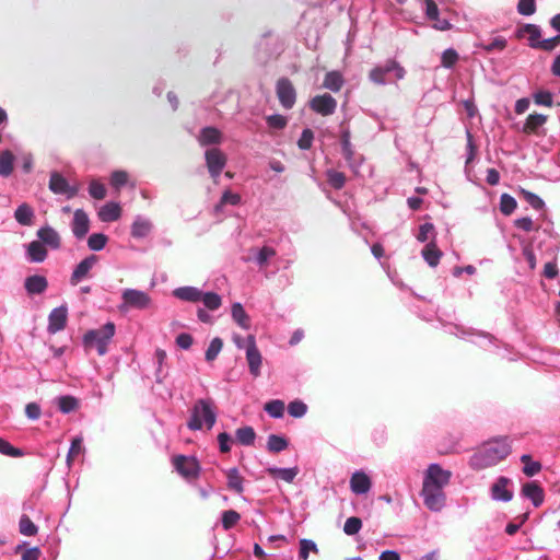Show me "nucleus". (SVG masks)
Masks as SVG:
<instances>
[{"instance_id": "f257e3e1", "label": "nucleus", "mask_w": 560, "mask_h": 560, "mask_svg": "<svg viewBox=\"0 0 560 560\" xmlns=\"http://www.w3.org/2000/svg\"><path fill=\"white\" fill-rule=\"evenodd\" d=\"M511 453L506 439H494L485 443L471 457L469 465L472 469L481 470L497 465Z\"/></svg>"}, {"instance_id": "f03ea898", "label": "nucleus", "mask_w": 560, "mask_h": 560, "mask_svg": "<svg viewBox=\"0 0 560 560\" xmlns=\"http://www.w3.org/2000/svg\"><path fill=\"white\" fill-rule=\"evenodd\" d=\"M214 408V402L210 398L196 400L191 408L187 427L190 430L196 431L200 430L205 424L207 429L210 430L217 421Z\"/></svg>"}, {"instance_id": "7ed1b4c3", "label": "nucleus", "mask_w": 560, "mask_h": 560, "mask_svg": "<svg viewBox=\"0 0 560 560\" xmlns=\"http://www.w3.org/2000/svg\"><path fill=\"white\" fill-rule=\"evenodd\" d=\"M115 334V325L110 322L106 323L100 329L89 330L83 337V345L86 350L96 348L100 355L107 352V345Z\"/></svg>"}, {"instance_id": "20e7f679", "label": "nucleus", "mask_w": 560, "mask_h": 560, "mask_svg": "<svg viewBox=\"0 0 560 560\" xmlns=\"http://www.w3.org/2000/svg\"><path fill=\"white\" fill-rule=\"evenodd\" d=\"M389 72H394L397 80L404 79L406 74V70L395 59H388L383 66L374 67L369 72V79L375 84L384 85Z\"/></svg>"}, {"instance_id": "39448f33", "label": "nucleus", "mask_w": 560, "mask_h": 560, "mask_svg": "<svg viewBox=\"0 0 560 560\" xmlns=\"http://www.w3.org/2000/svg\"><path fill=\"white\" fill-rule=\"evenodd\" d=\"M173 465L177 472L185 479H197L200 472V465L196 457L176 455L173 457Z\"/></svg>"}, {"instance_id": "423d86ee", "label": "nucleus", "mask_w": 560, "mask_h": 560, "mask_svg": "<svg viewBox=\"0 0 560 560\" xmlns=\"http://www.w3.org/2000/svg\"><path fill=\"white\" fill-rule=\"evenodd\" d=\"M206 164L210 176L213 182H218V177L226 165L228 158L226 155L218 148H212L206 151L205 153Z\"/></svg>"}, {"instance_id": "0eeeda50", "label": "nucleus", "mask_w": 560, "mask_h": 560, "mask_svg": "<svg viewBox=\"0 0 560 560\" xmlns=\"http://www.w3.org/2000/svg\"><path fill=\"white\" fill-rule=\"evenodd\" d=\"M421 495L424 505L431 511L439 512L445 504V493L443 489L436 488V486L423 485Z\"/></svg>"}, {"instance_id": "6e6552de", "label": "nucleus", "mask_w": 560, "mask_h": 560, "mask_svg": "<svg viewBox=\"0 0 560 560\" xmlns=\"http://www.w3.org/2000/svg\"><path fill=\"white\" fill-rule=\"evenodd\" d=\"M276 93L282 107L290 109L296 101V92L288 78H280L276 84Z\"/></svg>"}, {"instance_id": "1a4fd4ad", "label": "nucleus", "mask_w": 560, "mask_h": 560, "mask_svg": "<svg viewBox=\"0 0 560 560\" xmlns=\"http://www.w3.org/2000/svg\"><path fill=\"white\" fill-rule=\"evenodd\" d=\"M246 361L249 368V372L254 377L260 375V368L262 363V357L257 348L255 336L249 335L246 338Z\"/></svg>"}, {"instance_id": "9d476101", "label": "nucleus", "mask_w": 560, "mask_h": 560, "mask_svg": "<svg viewBox=\"0 0 560 560\" xmlns=\"http://www.w3.org/2000/svg\"><path fill=\"white\" fill-rule=\"evenodd\" d=\"M452 472L450 470H444L438 464H431L425 472L423 485L436 486V488L443 489L448 485Z\"/></svg>"}, {"instance_id": "9b49d317", "label": "nucleus", "mask_w": 560, "mask_h": 560, "mask_svg": "<svg viewBox=\"0 0 560 560\" xmlns=\"http://www.w3.org/2000/svg\"><path fill=\"white\" fill-rule=\"evenodd\" d=\"M124 307L144 310L151 304L150 296L140 290L127 289L122 293Z\"/></svg>"}, {"instance_id": "f8f14e48", "label": "nucleus", "mask_w": 560, "mask_h": 560, "mask_svg": "<svg viewBox=\"0 0 560 560\" xmlns=\"http://www.w3.org/2000/svg\"><path fill=\"white\" fill-rule=\"evenodd\" d=\"M49 189L54 194L65 195L68 199L75 197L79 192L78 186L69 185L68 180L57 172H54L50 175Z\"/></svg>"}, {"instance_id": "ddd939ff", "label": "nucleus", "mask_w": 560, "mask_h": 560, "mask_svg": "<svg viewBox=\"0 0 560 560\" xmlns=\"http://www.w3.org/2000/svg\"><path fill=\"white\" fill-rule=\"evenodd\" d=\"M310 107L322 116L332 115L337 107L336 100L328 93L316 95L310 102Z\"/></svg>"}, {"instance_id": "4468645a", "label": "nucleus", "mask_w": 560, "mask_h": 560, "mask_svg": "<svg viewBox=\"0 0 560 560\" xmlns=\"http://www.w3.org/2000/svg\"><path fill=\"white\" fill-rule=\"evenodd\" d=\"M68 308L66 306H59L54 308L48 316L47 330L50 334H56L62 330L67 325Z\"/></svg>"}, {"instance_id": "2eb2a0df", "label": "nucleus", "mask_w": 560, "mask_h": 560, "mask_svg": "<svg viewBox=\"0 0 560 560\" xmlns=\"http://www.w3.org/2000/svg\"><path fill=\"white\" fill-rule=\"evenodd\" d=\"M96 262L97 256L95 255H90L82 261H80L70 277V283L72 285H77L81 280L88 278L91 269L94 267Z\"/></svg>"}, {"instance_id": "dca6fc26", "label": "nucleus", "mask_w": 560, "mask_h": 560, "mask_svg": "<svg viewBox=\"0 0 560 560\" xmlns=\"http://www.w3.org/2000/svg\"><path fill=\"white\" fill-rule=\"evenodd\" d=\"M540 28L535 24H524L520 26L515 32V37L517 39L527 38L528 45L532 48H537L540 45Z\"/></svg>"}, {"instance_id": "f3484780", "label": "nucleus", "mask_w": 560, "mask_h": 560, "mask_svg": "<svg viewBox=\"0 0 560 560\" xmlns=\"http://www.w3.org/2000/svg\"><path fill=\"white\" fill-rule=\"evenodd\" d=\"M510 483L511 480L508 477H499L490 489L492 499L504 502L511 501L513 498V492L508 488Z\"/></svg>"}, {"instance_id": "a211bd4d", "label": "nucleus", "mask_w": 560, "mask_h": 560, "mask_svg": "<svg viewBox=\"0 0 560 560\" xmlns=\"http://www.w3.org/2000/svg\"><path fill=\"white\" fill-rule=\"evenodd\" d=\"M90 229V220L88 214L82 210L78 209L74 211L72 221V232L77 238H83Z\"/></svg>"}, {"instance_id": "6ab92c4d", "label": "nucleus", "mask_w": 560, "mask_h": 560, "mask_svg": "<svg viewBox=\"0 0 560 560\" xmlns=\"http://www.w3.org/2000/svg\"><path fill=\"white\" fill-rule=\"evenodd\" d=\"M371 479L363 471H355L350 479V489L355 494H364L371 489Z\"/></svg>"}, {"instance_id": "aec40b11", "label": "nucleus", "mask_w": 560, "mask_h": 560, "mask_svg": "<svg viewBox=\"0 0 560 560\" xmlns=\"http://www.w3.org/2000/svg\"><path fill=\"white\" fill-rule=\"evenodd\" d=\"M522 494L529 499L536 508L542 504L545 498L544 489L536 481L523 485Z\"/></svg>"}, {"instance_id": "412c9836", "label": "nucleus", "mask_w": 560, "mask_h": 560, "mask_svg": "<svg viewBox=\"0 0 560 560\" xmlns=\"http://www.w3.org/2000/svg\"><path fill=\"white\" fill-rule=\"evenodd\" d=\"M547 122V116L542 114H530L522 127V132L525 135H540L539 130Z\"/></svg>"}, {"instance_id": "4be33fe9", "label": "nucleus", "mask_w": 560, "mask_h": 560, "mask_svg": "<svg viewBox=\"0 0 560 560\" xmlns=\"http://www.w3.org/2000/svg\"><path fill=\"white\" fill-rule=\"evenodd\" d=\"M24 287L30 295L42 294L48 288V281L44 276L34 275L25 279Z\"/></svg>"}, {"instance_id": "5701e85b", "label": "nucleus", "mask_w": 560, "mask_h": 560, "mask_svg": "<svg viewBox=\"0 0 560 560\" xmlns=\"http://www.w3.org/2000/svg\"><path fill=\"white\" fill-rule=\"evenodd\" d=\"M37 237L39 238V242L45 246H49L54 249H57L60 247V236L57 233L56 230H54L51 226H44L40 228L37 231Z\"/></svg>"}, {"instance_id": "b1692460", "label": "nucleus", "mask_w": 560, "mask_h": 560, "mask_svg": "<svg viewBox=\"0 0 560 560\" xmlns=\"http://www.w3.org/2000/svg\"><path fill=\"white\" fill-rule=\"evenodd\" d=\"M198 141L200 145L219 144L222 141V133L215 127H205L200 130Z\"/></svg>"}, {"instance_id": "393cba45", "label": "nucleus", "mask_w": 560, "mask_h": 560, "mask_svg": "<svg viewBox=\"0 0 560 560\" xmlns=\"http://www.w3.org/2000/svg\"><path fill=\"white\" fill-rule=\"evenodd\" d=\"M121 209L116 202H107L98 211V218L102 222H114L120 218Z\"/></svg>"}, {"instance_id": "a878e982", "label": "nucleus", "mask_w": 560, "mask_h": 560, "mask_svg": "<svg viewBox=\"0 0 560 560\" xmlns=\"http://www.w3.org/2000/svg\"><path fill=\"white\" fill-rule=\"evenodd\" d=\"M442 252L439 249L435 242L428 243L422 249V257L430 267H436L442 257Z\"/></svg>"}, {"instance_id": "bb28decb", "label": "nucleus", "mask_w": 560, "mask_h": 560, "mask_svg": "<svg viewBox=\"0 0 560 560\" xmlns=\"http://www.w3.org/2000/svg\"><path fill=\"white\" fill-rule=\"evenodd\" d=\"M34 217L33 208L26 202L20 205L14 212V219L24 226L32 225Z\"/></svg>"}, {"instance_id": "cd10ccee", "label": "nucleus", "mask_w": 560, "mask_h": 560, "mask_svg": "<svg viewBox=\"0 0 560 560\" xmlns=\"http://www.w3.org/2000/svg\"><path fill=\"white\" fill-rule=\"evenodd\" d=\"M228 478V488L241 494L244 491V478L241 476L237 468H231L225 472Z\"/></svg>"}, {"instance_id": "c85d7f7f", "label": "nucleus", "mask_w": 560, "mask_h": 560, "mask_svg": "<svg viewBox=\"0 0 560 560\" xmlns=\"http://www.w3.org/2000/svg\"><path fill=\"white\" fill-rule=\"evenodd\" d=\"M27 255L33 262H42L47 257V249L39 241H33L27 246Z\"/></svg>"}, {"instance_id": "c756f323", "label": "nucleus", "mask_w": 560, "mask_h": 560, "mask_svg": "<svg viewBox=\"0 0 560 560\" xmlns=\"http://www.w3.org/2000/svg\"><path fill=\"white\" fill-rule=\"evenodd\" d=\"M14 168V155L10 150L0 152V176L9 177Z\"/></svg>"}, {"instance_id": "7c9ffc66", "label": "nucleus", "mask_w": 560, "mask_h": 560, "mask_svg": "<svg viewBox=\"0 0 560 560\" xmlns=\"http://www.w3.org/2000/svg\"><path fill=\"white\" fill-rule=\"evenodd\" d=\"M343 82L345 81H343V78L340 72L330 71V72L326 73V75L324 78L323 86L332 92H338L341 90Z\"/></svg>"}, {"instance_id": "2f4dec72", "label": "nucleus", "mask_w": 560, "mask_h": 560, "mask_svg": "<svg viewBox=\"0 0 560 560\" xmlns=\"http://www.w3.org/2000/svg\"><path fill=\"white\" fill-rule=\"evenodd\" d=\"M174 295L183 301L198 302L202 296V292L194 287H183L176 289Z\"/></svg>"}, {"instance_id": "473e14b6", "label": "nucleus", "mask_w": 560, "mask_h": 560, "mask_svg": "<svg viewBox=\"0 0 560 560\" xmlns=\"http://www.w3.org/2000/svg\"><path fill=\"white\" fill-rule=\"evenodd\" d=\"M267 472L271 477H279L282 480L290 483L294 480V478L299 474V469H298V467H293V468L269 467V468H267Z\"/></svg>"}, {"instance_id": "72a5a7b5", "label": "nucleus", "mask_w": 560, "mask_h": 560, "mask_svg": "<svg viewBox=\"0 0 560 560\" xmlns=\"http://www.w3.org/2000/svg\"><path fill=\"white\" fill-rule=\"evenodd\" d=\"M232 318L244 329H248L250 326L249 316L241 303L232 305Z\"/></svg>"}, {"instance_id": "f704fd0d", "label": "nucleus", "mask_w": 560, "mask_h": 560, "mask_svg": "<svg viewBox=\"0 0 560 560\" xmlns=\"http://www.w3.org/2000/svg\"><path fill=\"white\" fill-rule=\"evenodd\" d=\"M235 435L237 442L246 446L253 445L256 439L255 430L249 425L238 428Z\"/></svg>"}, {"instance_id": "c9c22d12", "label": "nucleus", "mask_w": 560, "mask_h": 560, "mask_svg": "<svg viewBox=\"0 0 560 560\" xmlns=\"http://www.w3.org/2000/svg\"><path fill=\"white\" fill-rule=\"evenodd\" d=\"M57 404L62 413H70L79 407V400L70 395L59 397Z\"/></svg>"}, {"instance_id": "e433bc0d", "label": "nucleus", "mask_w": 560, "mask_h": 560, "mask_svg": "<svg viewBox=\"0 0 560 560\" xmlns=\"http://www.w3.org/2000/svg\"><path fill=\"white\" fill-rule=\"evenodd\" d=\"M287 439L277 434H270L267 441V448L271 453H279L288 447Z\"/></svg>"}, {"instance_id": "4c0bfd02", "label": "nucleus", "mask_w": 560, "mask_h": 560, "mask_svg": "<svg viewBox=\"0 0 560 560\" xmlns=\"http://www.w3.org/2000/svg\"><path fill=\"white\" fill-rule=\"evenodd\" d=\"M521 462L524 464L523 472L527 477H533L541 470V464L539 462H533L530 455H522Z\"/></svg>"}, {"instance_id": "58836bf2", "label": "nucleus", "mask_w": 560, "mask_h": 560, "mask_svg": "<svg viewBox=\"0 0 560 560\" xmlns=\"http://www.w3.org/2000/svg\"><path fill=\"white\" fill-rule=\"evenodd\" d=\"M19 530L24 536H35L38 528L27 515L23 514L19 522Z\"/></svg>"}, {"instance_id": "ea45409f", "label": "nucleus", "mask_w": 560, "mask_h": 560, "mask_svg": "<svg viewBox=\"0 0 560 560\" xmlns=\"http://www.w3.org/2000/svg\"><path fill=\"white\" fill-rule=\"evenodd\" d=\"M241 520L238 512L234 510H226L222 513V526L225 530L233 528Z\"/></svg>"}, {"instance_id": "a19ab883", "label": "nucleus", "mask_w": 560, "mask_h": 560, "mask_svg": "<svg viewBox=\"0 0 560 560\" xmlns=\"http://www.w3.org/2000/svg\"><path fill=\"white\" fill-rule=\"evenodd\" d=\"M265 410L272 418H281L284 413V402L279 399L270 400L265 405Z\"/></svg>"}, {"instance_id": "79ce46f5", "label": "nucleus", "mask_w": 560, "mask_h": 560, "mask_svg": "<svg viewBox=\"0 0 560 560\" xmlns=\"http://www.w3.org/2000/svg\"><path fill=\"white\" fill-rule=\"evenodd\" d=\"M311 551L316 555L319 552L316 544L310 539H305V538L301 539L300 540V551H299L300 559L307 560Z\"/></svg>"}, {"instance_id": "37998d69", "label": "nucleus", "mask_w": 560, "mask_h": 560, "mask_svg": "<svg viewBox=\"0 0 560 560\" xmlns=\"http://www.w3.org/2000/svg\"><path fill=\"white\" fill-rule=\"evenodd\" d=\"M327 180L332 188L341 189L346 184V175L342 172L329 170Z\"/></svg>"}, {"instance_id": "c03bdc74", "label": "nucleus", "mask_w": 560, "mask_h": 560, "mask_svg": "<svg viewBox=\"0 0 560 560\" xmlns=\"http://www.w3.org/2000/svg\"><path fill=\"white\" fill-rule=\"evenodd\" d=\"M108 237L103 233H94L88 238V246L92 250H101L105 247Z\"/></svg>"}, {"instance_id": "a18cd8bd", "label": "nucleus", "mask_w": 560, "mask_h": 560, "mask_svg": "<svg viewBox=\"0 0 560 560\" xmlns=\"http://www.w3.org/2000/svg\"><path fill=\"white\" fill-rule=\"evenodd\" d=\"M200 300L203 302L205 306L211 311L218 310L222 304L220 295L213 292L202 293Z\"/></svg>"}, {"instance_id": "49530a36", "label": "nucleus", "mask_w": 560, "mask_h": 560, "mask_svg": "<svg viewBox=\"0 0 560 560\" xmlns=\"http://www.w3.org/2000/svg\"><path fill=\"white\" fill-rule=\"evenodd\" d=\"M516 200L508 195L503 194L500 199V210L503 214L510 215L516 209Z\"/></svg>"}, {"instance_id": "de8ad7c7", "label": "nucleus", "mask_w": 560, "mask_h": 560, "mask_svg": "<svg viewBox=\"0 0 560 560\" xmlns=\"http://www.w3.org/2000/svg\"><path fill=\"white\" fill-rule=\"evenodd\" d=\"M223 348V341L221 338L215 337L211 340L207 351H206V360L207 361H213L220 351Z\"/></svg>"}, {"instance_id": "09e8293b", "label": "nucleus", "mask_w": 560, "mask_h": 560, "mask_svg": "<svg viewBox=\"0 0 560 560\" xmlns=\"http://www.w3.org/2000/svg\"><path fill=\"white\" fill-rule=\"evenodd\" d=\"M340 140L342 147V154L346 158V160L350 161L353 158L354 152L350 142V131L348 129L342 130Z\"/></svg>"}, {"instance_id": "8fccbe9b", "label": "nucleus", "mask_w": 560, "mask_h": 560, "mask_svg": "<svg viewBox=\"0 0 560 560\" xmlns=\"http://www.w3.org/2000/svg\"><path fill=\"white\" fill-rule=\"evenodd\" d=\"M82 441L83 440L81 436H77L72 440L71 446H70V450H69L68 456H67V463L69 466L72 464V462L75 459V457L83 452Z\"/></svg>"}, {"instance_id": "3c124183", "label": "nucleus", "mask_w": 560, "mask_h": 560, "mask_svg": "<svg viewBox=\"0 0 560 560\" xmlns=\"http://www.w3.org/2000/svg\"><path fill=\"white\" fill-rule=\"evenodd\" d=\"M0 454L11 457H21L24 455V452L21 448L11 445L7 440L0 438Z\"/></svg>"}, {"instance_id": "603ef678", "label": "nucleus", "mask_w": 560, "mask_h": 560, "mask_svg": "<svg viewBox=\"0 0 560 560\" xmlns=\"http://www.w3.org/2000/svg\"><path fill=\"white\" fill-rule=\"evenodd\" d=\"M362 527V521L361 518L357 517V516H351L349 518H347L345 525H343V532L349 535V536H352V535H355L360 532Z\"/></svg>"}, {"instance_id": "864d4df0", "label": "nucleus", "mask_w": 560, "mask_h": 560, "mask_svg": "<svg viewBox=\"0 0 560 560\" xmlns=\"http://www.w3.org/2000/svg\"><path fill=\"white\" fill-rule=\"evenodd\" d=\"M307 411V406L302 400H293L288 406V412L294 418L303 417Z\"/></svg>"}, {"instance_id": "5fc2aeb1", "label": "nucleus", "mask_w": 560, "mask_h": 560, "mask_svg": "<svg viewBox=\"0 0 560 560\" xmlns=\"http://www.w3.org/2000/svg\"><path fill=\"white\" fill-rule=\"evenodd\" d=\"M266 121H267V125L270 128L277 129V130H282L288 125L287 117H284V116H282L280 114H275V115L267 116L266 117Z\"/></svg>"}, {"instance_id": "6e6d98bb", "label": "nucleus", "mask_w": 560, "mask_h": 560, "mask_svg": "<svg viewBox=\"0 0 560 560\" xmlns=\"http://www.w3.org/2000/svg\"><path fill=\"white\" fill-rule=\"evenodd\" d=\"M508 45V42L504 37H495L492 42H490L489 44H480V47L486 50L487 52H492V51H502Z\"/></svg>"}, {"instance_id": "4d7b16f0", "label": "nucleus", "mask_w": 560, "mask_h": 560, "mask_svg": "<svg viewBox=\"0 0 560 560\" xmlns=\"http://www.w3.org/2000/svg\"><path fill=\"white\" fill-rule=\"evenodd\" d=\"M89 192L92 198L97 200H102L106 197L105 186L95 179L90 183Z\"/></svg>"}, {"instance_id": "13d9d810", "label": "nucleus", "mask_w": 560, "mask_h": 560, "mask_svg": "<svg viewBox=\"0 0 560 560\" xmlns=\"http://www.w3.org/2000/svg\"><path fill=\"white\" fill-rule=\"evenodd\" d=\"M521 195L536 210H540L545 206L542 199L532 191L521 189Z\"/></svg>"}, {"instance_id": "bf43d9fd", "label": "nucleus", "mask_w": 560, "mask_h": 560, "mask_svg": "<svg viewBox=\"0 0 560 560\" xmlns=\"http://www.w3.org/2000/svg\"><path fill=\"white\" fill-rule=\"evenodd\" d=\"M458 60V54L455 49L448 48L443 51L441 63L444 68H452Z\"/></svg>"}, {"instance_id": "052dcab7", "label": "nucleus", "mask_w": 560, "mask_h": 560, "mask_svg": "<svg viewBox=\"0 0 560 560\" xmlns=\"http://www.w3.org/2000/svg\"><path fill=\"white\" fill-rule=\"evenodd\" d=\"M314 140V132L312 129L306 128L302 131V135L298 141V147L301 150H308L312 147Z\"/></svg>"}, {"instance_id": "680f3d73", "label": "nucleus", "mask_w": 560, "mask_h": 560, "mask_svg": "<svg viewBox=\"0 0 560 560\" xmlns=\"http://www.w3.org/2000/svg\"><path fill=\"white\" fill-rule=\"evenodd\" d=\"M517 12L525 16L534 14L536 12L535 0H520L517 3Z\"/></svg>"}, {"instance_id": "e2e57ef3", "label": "nucleus", "mask_w": 560, "mask_h": 560, "mask_svg": "<svg viewBox=\"0 0 560 560\" xmlns=\"http://www.w3.org/2000/svg\"><path fill=\"white\" fill-rule=\"evenodd\" d=\"M276 256V250L272 247L264 246L259 249L256 260L260 267L267 265L268 259Z\"/></svg>"}, {"instance_id": "0e129e2a", "label": "nucleus", "mask_w": 560, "mask_h": 560, "mask_svg": "<svg viewBox=\"0 0 560 560\" xmlns=\"http://www.w3.org/2000/svg\"><path fill=\"white\" fill-rule=\"evenodd\" d=\"M150 231V224L145 221H136L131 226V235L133 237H143Z\"/></svg>"}, {"instance_id": "69168bd1", "label": "nucleus", "mask_w": 560, "mask_h": 560, "mask_svg": "<svg viewBox=\"0 0 560 560\" xmlns=\"http://www.w3.org/2000/svg\"><path fill=\"white\" fill-rule=\"evenodd\" d=\"M241 202V196L238 194L232 192L230 190H225L221 197L220 205L215 208L220 209L223 205H233L236 206Z\"/></svg>"}, {"instance_id": "338daca9", "label": "nucleus", "mask_w": 560, "mask_h": 560, "mask_svg": "<svg viewBox=\"0 0 560 560\" xmlns=\"http://www.w3.org/2000/svg\"><path fill=\"white\" fill-rule=\"evenodd\" d=\"M535 104L544 105L551 107L552 106V95L548 91H539L533 96Z\"/></svg>"}, {"instance_id": "774afa93", "label": "nucleus", "mask_w": 560, "mask_h": 560, "mask_svg": "<svg viewBox=\"0 0 560 560\" xmlns=\"http://www.w3.org/2000/svg\"><path fill=\"white\" fill-rule=\"evenodd\" d=\"M434 233V225L432 223H423L419 228V233L417 235V240L419 242H427L430 237V234Z\"/></svg>"}]
</instances>
